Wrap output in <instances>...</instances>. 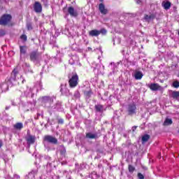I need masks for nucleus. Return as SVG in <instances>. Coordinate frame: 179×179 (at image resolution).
I'll list each match as a JSON object with an SVG mask.
<instances>
[{"label": "nucleus", "mask_w": 179, "mask_h": 179, "mask_svg": "<svg viewBox=\"0 0 179 179\" xmlns=\"http://www.w3.org/2000/svg\"><path fill=\"white\" fill-rule=\"evenodd\" d=\"M1 24L2 26H8L12 27L13 23L12 22V15L10 14H4L1 17Z\"/></svg>", "instance_id": "nucleus-1"}, {"label": "nucleus", "mask_w": 179, "mask_h": 179, "mask_svg": "<svg viewBox=\"0 0 179 179\" xmlns=\"http://www.w3.org/2000/svg\"><path fill=\"white\" fill-rule=\"evenodd\" d=\"M41 103L43 107L50 108L54 104V99L50 96H43L41 97Z\"/></svg>", "instance_id": "nucleus-2"}, {"label": "nucleus", "mask_w": 179, "mask_h": 179, "mask_svg": "<svg viewBox=\"0 0 179 179\" xmlns=\"http://www.w3.org/2000/svg\"><path fill=\"white\" fill-rule=\"evenodd\" d=\"M69 87L73 89V87H76L78 85H79V76L78 73L73 74L71 78L69 80Z\"/></svg>", "instance_id": "nucleus-3"}, {"label": "nucleus", "mask_w": 179, "mask_h": 179, "mask_svg": "<svg viewBox=\"0 0 179 179\" xmlns=\"http://www.w3.org/2000/svg\"><path fill=\"white\" fill-rule=\"evenodd\" d=\"M29 57L31 62H36V61H38L40 58V52H38V50H33L29 52Z\"/></svg>", "instance_id": "nucleus-4"}, {"label": "nucleus", "mask_w": 179, "mask_h": 179, "mask_svg": "<svg viewBox=\"0 0 179 179\" xmlns=\"http://www.w3.org/2000/svg\"><path fill=\"white\" fill-rule=\"evenodd\" d=\"M43 141L45 142H48L49 143H52L53 145H57L58 143V139L50 135L45 136L43 138Z\"/></svg>", "instance_id": "nucleus-5"}, {"label": "nucleus", "mask_w": 179, "mask_h": 179, "mask_svg": "<svg viewBox=\"0 0 179 179\" xmlns=\"http://www.w3.org/2000/svg\"><path fill=\"white\" fill-rule=\"evenodd\" d=\"M127 112L128 115H134V114H136V104L135 103L129 104Z\"/></svg>", "instance_id": "nucleus-6"}, {"label": "nucleus", "mask_w": 179, "mask_h": 179, "mask_svg": "<svg viewBox=\"0 0 179 179\" xmlns=\"http://www.w3.org/2000/svg\"><path fill=\"white\" fill-rule=\"evenodd\" d=\"M34 10L36 13H41L43 12V6L41 2L36 1L34 4Z\"/></svg>", "instance_id": "nucleus-7"}, {"label": "nucleus", "mask_w": 179, "mask_h": 179, "mask_svg": "<svg viewBox=\"0 0 179 179\" xmlns=\"http://www.w3.org/2000/svg\"><path fill=\"white\" fill-rule=\"evenodd\" d=\"M68 13L71 17H78V11H76L73 6H69L68 8Z\"/></svg>", "instance_id": "nucleus-8"}, {"label": "nucleus", "mask_w": 179, "mask_h": 179, "mask_svg": "<svg viewBox=\"0 0 179 179\" xmlns=\"http://www.w3.org/2000/svg\"><path fill=\"white\" fill-rule=\"evenodd\" d=\"M26 141L29 146H30V145H34V143H36V136L29 135L26 138Z\"/></svg>", "instance_id": "nucleus-9"}, {"label": "nucleus", "mask_w": 179, "mask_h": 179, "mask_svg": "<svg viewBox=\"0 0 179 179\" xmlns=\"http://www.w3.org/2000/svg\"><path fill=\"white\" fill-rule=\"evenodd\" d=\"M99 10L102 15H107L108 13V10L106 8V6H104V3H99Z\"/></svg>", "instance_id": "nucleus-10"}, {"label": "nucleus", "mask_w": 179, "mask_h": 179, "mask_svg": "<svg viewBox=\"0 0 179 179\" xmlns=\"http://www.w3.org/2000/svg\"><path fill=\"white\" fill-rule=\"evenodd\" d=\"M149 87L152 92H157V90L162 89V87L157 83H152L150 85Z\"/></svg>", "instance_id": "nucleus-11"}, {"label": "nucleus", "mask_w": 179, "mask_h": 179, "mask_svg": "<svg viewBox=\"0 0 179 179\" xmlns=\"http://www.w3.org/2000/svg\"><path fill=\"white\" fill-rule=\"evenodd\" d=\"M85 138H87V139H98L99 136L97 135V134L88 132L86 133Z\"/></svg>", "instance_id": "nucleus-12"}, {"label": "nucleus", "mask_w": 179, "mask_h": 179, "mask_svg": "<svg viewBox=\"0 0 179 179\" xmlns=\"http://www.w3.org/2000/svg\"><path fill=\"white\" fill-rule=\"evenodd\" d=\"M27 54V47L26 45H20V55H26Z\"/></svg>", "instance_id": "nucleus-13"}, {"label": "nucleus", "mask_w": 179, "mask_h": 179, "mask_svg": "<svg viewBox=\"0 0 179 179\" xmlns=\"http://www.w3.org/2000/svg\"><path fill=\"white\" fill-rule=\"evenodd\" d=\"M89 36H91V37H99L100 36V31L97 29H92L90 31Z\"/></svg>", "instance_id": "nucleus-14"}, {"label": "nucleus", "mask_w": 179, "mask_h": 179, "mask_svg": "<svg viewBox=\"0 0 179 179\" xmlns=\"http://www.w3.org/2000/svg\"><path fill=\"white\" fill-rule=\"evenodd\" d=\"M162 6L165 10H169L171 8V2L170 1H163Z\"/></svg>", "instance_id": "nucleus-15"}, {"label": "nucleus", "mask_w": 179, "mask_h": 179, "mask_svg": "<svg viewBox=\"0 0 179 179\" xmlns=\"http://www.w3.org/2000/svg\"><path fill=\"white\" fill-rule=\"evenodd\" d=\"M134 78L136 80H141L143 78V73L141 71H136L134 73Z\"/></svg>", "instance_id": "nucleus-16"}, {"label": "nucleus", "mask_w": 179, "mask_h": 179, "mask_svg": "<svg viewBox=\"0 0 179 179\" xmlns=\"http://www.w3.org/2000/svg\"><path fill=\"white\" fill-rule=\"evenodd\" d=\"M83 94L85 99H90V97H92V94H93V91H92V90L83 91Z\"/></svg>", "instance_id": "nucleus-17"}, {"label": "nucleus", "mask_w": 179, "mask_h": 179, "mask_svg": "<svg viewBox=\"0 0 179 179\" xmlns=\"http://www.w3.org/2000/svg\"><path fill=\"white\" fill-rule=\"evenodd\" d=\"M60 148L61 149L59 152H60L61 156L65 157L66 155V148H65V146H64V145H60Z\"/></svg>", "instance_id": "nucleus-18"}, {"label": "nucleus", "mask_w": 179, "mask_h": 179, "mask_svg": "<svg viewBox=\"0 0 179 179\" xmlns=\"http://www.w3.org/2000/svg\"><path fill=\"white\" fill-rule=\"evenodd\" d=\"M149 139H150V136L149 134H145L142 136L141 141L143 143H146Z\"/></svg>", "instance_id": "nucleus-19"}, {"label": "nucleus", "mask_w": 179, "mask_h": 179, "mask_svg": "<svg viewBox=\"0 0 179 179\" xmlns=\"http://www.w3.org/2000/svg\"><path fill=\"white\" fill-rule=\"evenodd\" d=\"M156 17V15L155 14H151L150 15H145L144 19L145 20H150L155 19Z\"/></svg>", "instance_id": "nucleus-20"}, {"label": "nucleus", "mask_w": 179, "mask_h": 179, "mask_svg": "<svg viewBox=\"0 0 179 179\" xmlns=\"http://www.w3.org/2000/svg\"><path fill=\"white\" fill-rule=\"evenodd\" d=\"M15 129H23V123L22 122H17L15 124H14Z\"/></svg>", "instance_id": "nucleus-21"}, {"label": "nucleus", "mask_w": 179, "mask_h": 179, "mask_svg": "<svg viewBox=\"0 0 179 179\" xmlns=\"http://www.w3.org/2000/svg\"><path fill=\"white\" fill-rule=\"evenodd\" d=\"M103 105H96L95 106V110L97 111V113H101L103 110Z\"/></svg>", "instance_id": "nucleus-22"}, {"label": "nucleus", "mask_w": 179, "mask_h": 179, "mask_svg": "<svg viewBox=\"0 0 179 179\" xmlns=\"http://www.w3.org/2000/svg\"><path fill=\"white\" fill-rule=\"evenodd\" d=\"M173 124V120L171 119L166 118L165 121L164 122V125H171Z\"/></svg>", "instance_id": "nucleus-23"}, {"label": "nucleus", "mask_w": 179, "mask_h": 179, "mask_svg": "<svg viewBox=\"0 0 179 179\" xmlns=\"http://www.w3.org/2000/svg\"><path fill=\"white\" fill-rule=\"evenodd\" d=\"M173 99H178L179 97V91H173L172 92Z\"/></svg>", "instance_id": "nucleus-24"}, {"label": "nucleus", "mask_w": 179, "mask_h": 179, "mask_svg": "<svg viewBox=\"0 0 179 179\" xmlns=\"http://www.w3.org/2000/svg\"><path fill=\"white\" fill-rule=\"evenodd\" d=\"M172 87H174L175 89H178L179 87V81L175 80L172 83Z\"/></svg>", "instance_id": "nucleus-25"}, {"label": "nucleus", "mask_w": 179, "mask_h": 179, "mask_svg": "<svg viewBox=\"0 0 179 179\" xmlns=\"http://www.w3.org/2000/svg\"><path fill=\"white\" fill-rule=\"evenodd\" d=\"M128 169L129 173H134V171H135V167L131 164L129 165Z\"/></svg>", "instance_id": "nucleus-26"}, {"label": "nucleus", "mask_w": 179, "mask_h": 179, "mask_svg": "<svg viewBox=\"0 0 179 179\" xmlns=\"http://www.w3.org/2000/svg\"><path fill=\"white\" fill-rule=\"evenodd\" d=\"M27 30H33V25L31 22L27 23Z\"/></svg>", "instance_id": "nucleus-27"}, {"label": "nucleus", "mask_w": 179, "mask_h": 179, "mask_svg": "<svg viewBox=\"0 0 179 179\" xmlns=\"http://www.w3.org/2000/svg\"><path fill=\"white\" fill-rule=\"evenodd\" d=\"M17 73H19V71H17V69H14L12 71V75H13V76L15 78H16V76L17 75Z\"/></svg>", "instance_id": "nucleus-28"}, {"label": "nucleus", "mask_w": 179, "mask_h": 179, "mask_svg": "<svg viewBox=\"0 0 179 179\" xmlns=\"http://www.w3.org/2000/svg\"><path fill=\"white\" fill-rule=\"evenodd\" d=\"M99 31V34H107V30L106 29H101Z\"/></svg>", "instance_id": "nucleus-29"}, {"label": "nucleus", "mask_w": 179, "mask_h": 179, "mask_svg": "<svg viewBox=\"0 0 179 179\" xmlns=\"http://www.w3.org/2000/svg\"><path fill=\"white\" fill-rule=\"evenodd\" d=\"M20 38L22 40H24V41H27V36L24 34L21 35Z\"/></svg>", "instance_id": "nucleus-30"}, {"label": "nucleus", "mask_w": 179, "mask_h": 179, "mask_svg": "<svg viewBox=\"0 0 179 179\" xmlns=\"http://www.w3.org/2000/svg\"><path fill=\"white\" fill-rule=\"evenodd\" d=\"M137 176L139 179H145V176L141 173H138Z\"/></svg>", "instance_id": "nucleus-31"}, {"label": "nucleus", "mask_w": 179, "mask_h": 179, "mask_svg": "<svg viewBox=\"0 0 179 179\" xmlns=\"http://www.w3.org/2000/svg\"><path fill=\"white\" fill-rule=\"evenodd\" d=\"M58 124H60L61 125H62L64 124V119L60 118L58 120Z\"/></svg>", "instance_id": "nucleus-32"}, {"label": "nucleus", "mask_w": 179, "mask_h": 179, "mask_svg": "<svg viewBox=\"0 0 179 179\" xmlns=\"http://www.w3.org/2000/svg\"><path fill=\"white\" fill-rule=\"evenodd\" d=\"M137 128H138V127L134 126V127L131 128L132 132H135V131H136V129H137Z\"/></svg>", "instance_id": "nucleus-33"}, {"label": "nucleus", "mask_w": 179, "mask_h": 179, "mask_svg": "<svg viewBox=\"0 0 179 179\" xmlns=\"http://www.w3.org/2000/svg\"><path fill=\"white\" fill-rule=\"evenodd\" d=\"M6 34V31L1 30V36H5Z\"/></svg>", "instance_id": "nucleus-34"}, {"label": "nucleus", "mask_w": 179, "mask_h": 179, "mask_svg": "<svg viewBox=\"0 0 179 179\" xmlns=\"http://www.w3.org/2000/svg\"><path fill=\"white\" fill-rule=\"evenodd\" d=\"M8 89H9V87L6 85V90H8Z\"/></svg>", "instance_id": "nucleus-35"}, {"label": "nucleus", "mask_w": 179, "mask_h": 179, "mask_svg": "<svg viewBox=\"0 0 179 179\" xmlns=\"http://www.w3.org/2000/svg\"><path fill=\"white\" fill-rule=\"evenodd\" d=\"M103 0H100L101 2H103Z\"/></svg>", "instance_id": "nucleus-36"}, {"label": "nucleus", "mask_w": 179, "mask_h": 179, "mask_svg": "<svg viewBox=\"0 0 179 179\" xmlns=\"http://www.w3.org/2000/svg\"><path fill=\"white\" fill-rule=\"evenodd\" d=\"M138 2V3H139V2H141V1H137Z\"/></svg>", "instance_id": "nucleus-37"}, {"label": "nucleus", "mask_w": 179, "mask_h": 179, "mask_svg": "<svg viewBox=\"0 0 179 179\" xmlns=\"http://www.w3.org/2000/svg\"><path fill=\"white\" fill-rule=\"evenodd\" d=\"M138 2V3H139V2H141V1H137Z\"/></svg>", "instance_id": "nucleus-38"}, {"label": "nucleus", "mask_w": 179, "mask_h": 179, "mask_svg": "<svg viewBox=\"0 0 179 179\" xmlns=\"http://www.w3.org/2000/svg\"><path fill=\"white\" fill-rule=\"evenodd\" d=\"M138 2V3H139V2H141V1H137Z\"/></svg>", "instance_id": "nucleus-39"}, {"label": "nucleus", "mask_w": 179, "mask_h": 179, "mask_svg": "<svg viewBox=\"0 0 179 179\" xmlns=\"http://www.w3.org/2000/svg\"><path fill=\"white\" fill-rule=\"evenodd\" d=\"M3 84L2 85L1 87H3Z\"/></svg>", "instance_id": "nucleus-40"}, {"label": "nucleus", "mask_w": 179, "mask_h": 179, "mask_svg": "<svg viewBox=\"0 0 179 179\" xmlns=\"http://www.w3.org/2000/svg\"><path fill=\"white\" fill-rule=\"evenodd\" d=\"M178 134H179V130H178Z\"/></svg>", "instance_id": "nucleus-41"}, {"label": "nucleus", "mask_w": 179, "mask_h": 179, "mask_svg": "<svg viewBox=\"0 0 179 179\" xmlns=\"http://www.w3.org/2000/svg\"><path fill=\"white\" fill-rule=\"evenodd\" d=\"M68 1H71V0H68Z\"/></svg>", "instance_id": "nucleus-42"}]
</instances>
